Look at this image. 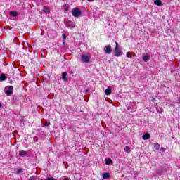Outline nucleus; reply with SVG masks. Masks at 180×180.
I'll return each instance as SVG.
<instances>
[{
    "label": "nucleus",
    "instance_id": "obj_3",
    "mask_svg": "<svg viewBox=\"0 0 180 180\" xmlns=\"http://www.w3.org/2000/svg\"><path fill=\"white\" fill-rule=\"evenodd\" d=\"M103 51L105 54H111V53H112V46L107 45V46H104Z\"/></svg>",
    "mask_w": 180,
    "mask_h": 180
},
{
    "label": "nucleus",
    "instance_id": "obj_21",
    "mask_svg": "<svg viewBox=\"0 0 180 180\" xmlns=\"http://www.w3.org/2000/svg\"><path fill=\"white\" fill-rule=\"evenodd\" d=\"M64 9H65V11H68V9H70V6H68V5H65V6H64Z\"/></svg>",
    "mask_w": 180,
    "mask_h": 180
},
{
    "label": "nucleus",
    "instance_id": "obj_22",
    "mask_svg": "<svg viewBox=\"0 0 180 180\" xmlns=\"http://www.w3.org/2000/svg\"><path fill=\"white\" fill-rule=\"evenodd\" d=\"M115 49H119V44L117 42H115Z\"/></svg>",
    "mask_w": 180,
    "mask_h": 180
},
{
    "label": "nucleus",
    "instance_id": "obj_7",
    "mask_svg": "<svg viewBox=\"0 0 180 180\" xmlns=\"http://www.w3.org/2000/svg\"><path fill=\"white\" fill-rule=\"evenodd\" d=\"M19 155L20 157H26V155H27V151H25V150H20L19 152Z\"/></svg>",
    "mask_w": 180,
    "mask_h": 180
},
{
    "label": "nucleus",
    "instance_id": "obj_13",
    "mask_svg": "<svg viewBox=\"0 0 180 180\" xmlns=\"http://www.w3.org/2000/svg\"><path fill=\"white\" fill-rule=\"evenodd\" d=\"M62 78L63 79V81H68V79H67V72H63L62 74Z\"/></svg>",
    "mask_w": 180,
    "mask_h": 180
},
{
    "label": "nucleus",
    "instance_id": "obj_6",
    "mask_svg": "<svg viewBox=\"0 0 180 180\" xmlns=\"http://www.w3.org/2000/svg\"><path fill=\"white\" fill-rule=\"evenodd\" d=\"M142 58L145 61V63H147L148 61L150 60V56H148V54L146 53L145 55H143Z\"/></svg>",
    "mask_w": 180,
    "mask_h": 180
},
{
    "label": "nucleus",
    "instance_id": "obj_4",
    "mask_svg": "<svg viewBox=\"0 0 180 180\" xmlns=\"http://www.w3.org/2000/svg\"><path fill=\"white\" fill-rule=\"evenodd\" d=\"M115 56L116 57H120L123 55V52H122V50H120L119 48H115L114 49Z\"/></svg>",
    "mask_w": 180,
    "mask_h": 180
},
{
    "label": "nucleus",
    "instance_id": "obj_8",
    "mask_svg": "<svg viewBox=\"0 0 180 180\" xmlns=\"http://www.w3.org/2000/svg\"><path fill=\"white\" fill-rule=\"evenodd\" d=\"M154 4L155 5H157V6H161L162 5V1H161V0H155Z\"/></svg>",
    "mask_w": 180,
    "mask_h": 180
},
{
    "label": "nucleus",
    "instance_id": "obj_10",
    "mask_svg": "<svg viewBox=\"0 0 180 180\" xmlns=\"http://www.w3.org/2000/svg\"><path fill=\"white\" fill-rule=\"evenodd\" d=\"M109 176H110V174L108 172H104L103 174V179H109Z\"/></svg>",
    "mask_w": 180,
    "mask_h": 180
},
{
    "label": "nucleus",
    "instance_id": "obj_12",
    "mask_svg": "<svg viewBox=\"0 0 180 180\" xmlns=\"http://www.w3.org/2000/svg\"><path fill=\"white\" fill-rule=\"evenodd\" d=\"M124 151H125V153H131V148H130V147L129 146H125V148H124Z\"/></svg>",
    "mask_w": 180,
    "mask_h": 180
},
{
    "label": "nucleus",
    "instance_id": "obj_32",
    "mask_svg": "<svg viewBox=\"0 0 180 180\" xmlns=\"http://www.w3.org/2000/svg\"><path fill=\"white\" fill-rule=\"evenodd\" d=\"M64 180H70V179L66 178V179H64Z\"/></svg>",
    "mask_w": 180,
    "mask_h": 180
},
{
    "label": "nucleus",
    "instance_id": "obj_11",
    "mask_svg": "<svg viewBox=\"0 0 180 180\" xmlns=\"http://www.w3.org/2000/svg\"><path fill=\"white\" fill-rule=\"evenodd\" d=\"M143 140H148V139H150V134H145L143 136H142Z\"/></svg>",
    "mask_w": 180,
    "mask_h": 180
},
{
    "label": "nucleus",
    "instance_id": "obj_1",
    "mask_svg": "<svg viewBox=\"0 0 180 180\" xmlns=\"http://www.w3.org/2000/svg\"><path fill=\"white\" fill-rule=\"evenodd\" d=\"M82 14V12L78 8H75L72 11V15L75 18H79V16H81Z\"/></svg>",
    "mask_w": 180,
    "mask_h": 180
},
{
    "label": "nucleus",
    "instance_id": "obj_31",
    "mask_svg": "<svg viewBox=\"0 0 180 180\" xmlns=\"http://www.w3.org/2000/svg\"><path fill=\"white\" fill-rule=\"evenodd\" d=\"M0 108H2V104L0 103Z\"/></svg>",
    "mask_w": 180,
    "mask_h": 180
},
{
    "label": "nucleus",
    "instance_id": "obj_29",
    "mask_svg": "<svg viewBox=\"0 0 180 180\" xmlns=\"http://www.w3.org/2000/svg\"><path fill=\"white\" fill-rule=\"evenodd\" d=\"M95 0H88L89 2H94Z\"/></svg>",
    "mask_w": 180,
    "mask_h": 180
},
{
    "label": "nucleus",
    "instance_id": "obj_9",
    "mask_svg": "<svg viewBox=\"0 0 180 180\" xmlns=\"http://www.w3.org/2000/svg\"><path fill=\"white\" fill-rule=\"evenodd\" d=\"M105 94V95H108V96L112 94V89H110V88L106 89Z\"/></svg>",
    "mask_w": 180,
    "mask_h": 180
},
{
    "label": "nucleus",
    "instance_id": "obj_18",
    "mask_svg": "<svg viewBox=\"0 0 180 180\" xmlns=\"http://www.w3.org/2000/svg\"><path fill=\"white\" fill-rule=\"evenodd\" d=\"M158 113H162L164 112V110H162L161 108H159L157 109Z\"/></svg>",
    "mask_w": 180,
    "mask_h": 180
},
{
    "label": "nucleus",
    "instance_id": "obj_30",
    "mask_svg": "<svg viewBox=\"0 0 180 180\" xmlns=\"http://www.w3.org/2000/svg\"><path fill=\"white\" fill-rule=\"evenodd\" d=\"M155 101V98H153L152 102H154Z\"/></svg>",
    "mask_w": 180,
    "mask_h": 180
},
{
    "label": "nucleus",
    "instance_id": "obj_2",
    "mask_svg": "<svg viewBox=\"0 0 180 180\" xmlns=\"http://www.w3.org/2000/svg\"><path fill=\"white\" fill-rule=\"evenodd\" d=\"M81 61L82 63H86V64H88L91 62V57L88 55L82 54L81 56Z\"/></svg>",
    "mask_w": 180,
    "mask_h": 180
},
{
    "label": "nucleus",
    "instance_id": "obj_24",
    "mask_svg": "<svg viewBox=\"0 0 180 180\" xmlns=\"http://www.w3.org/2000/svg\"><path fill=\"white\" fill-rule=\"evenodd\" d=\"M63 37L64 39H67V36H65V34H63Z\"/></svg>",
    "mask_w": 180,
    "mask_h": 180
},
{
    "label": "nucleus",
    "instance_id": "obj_15",
    "mask_svg": "<svg viewBox=\"0 0 180 180\" xmlns=\"http://www.w3.org/2000/svg\"><path fill=\"white\" fill-rule=\"evenodd\" d=\"M10 15H11V16H18V12L13 11L10 13Z\"/></svg>",
    "mask_w": 180,
    "mask_h": 180
},
{
    "label": "nucleus",
    "instance_id": "obj_28",
    "mask_svg": "<svg viewBox=\"0 0 180 180\" xmlns=\"http://www.w3.org/2000/svg\"><path fill=\"white\" fill-rule=\"evenodd\" d=\"M50 124V122H48L46 124H45V126H49Z\"/></svg>",
    "mask_w": 180,
    "mask_h": 180
},
{
    "label": "nucleus",
    "instance_id": "obj_14",
    "mask_svg": "<svg viewBox=\"0 0 180 180\" xmlns=\"http://www.w3.org/2000/svg\"><path fill=\"white\" fill-rule=\"evenodd\" d=\"M105 164L106 165H112V159H105Z\"/></svg>",
    "mask_w": 180,
    "mask_h": 180
},
{
    "label": "nucleus",
    "instance_id": "obj_23",
    "mask_svg": "<svg viewBox=\"0 0 180 180\" xmlns=\"http://www.w3.org/2000/svg\"><path fill=\"white\" fill-rule=\"evenodd\" d=\"M17 172H22V169L21 168L18 169Z\"/></svg>",
    "mask_w": 180,
    "mask_h": 180
},
{
    "label": "nucleus",
    "instance_id": "obj_26",
    "mask_svg": "<svg viewBox=\"0 0 180 180\" xmlns=\"http://www.w3.org/2000/svg\"><path fill=\"white\" fill-rule=\"evenodd\" d=\"M161 151H163V152L165 151V148H162Z\"/></svg>",
    "mask_w": 180,
    "mask_h": 180
},
{
    "label": "nucleus",
    "instance_id": "obj_27",
    "mask_svg": "<svg viewBox=\"0 0 180 180\" xmlns=\"http://www.w3.org/2000/svg\"><path fill=\"white\" fill-rule=\"evenodd\" d=\"M72 29H74V27H75V24H73V25H72Z\"/></svg>",
    "mask_w": 180,
    "mask_h": 180
},
{
    "label": "nucleus",
    "instance_id": "obj_16",
    "mask_svg": "<svg viewBox=\"0 0 180 180\" xmlns=\"http://www.w3.org/2000/svg\"><path fill=\"white\" fill-rule=\"evenodd\" d=\"M154 148L155 150H160V145L158 144V143H156L154 144Z\"/></svg>",
    "mask_w": 180,
    "mask_h": 180
},
{
    "label": "nucleus",
    "instance_id": "obj_20",
    "mask_svg": "<svg viewBox=\"0 0 180 180\" xmlns=\"http://www.w3.org/2000/svg\"><path fill=\"white\" fill-rule=\"evenodd\" d=\"M127 57H128V58H131V53L127 52Z\"/></svg>",
    "mask_w": 180,
    "mask_h": 180
},
{
    "label": "nucleus",
    "instance_id": "obj_17",
    "mask_svg": "<svg viewBox=\"0 0 180 180\" xmlns=\"http://www.w3.org/2000/svg\"><path fill=\"white\" fill-rule=\"evenodd\" d=\"M6 79V77H5V75H1L0 76V81H5Z\"/></svg>",
    "mask_w": 180,
    "mask_h": 180
},
{
    "label": "nucleus",
    "instance_id": "obj_5",
    "mask_svg": "<svg viewBox=\"0 0 180 180\" xmlns=\"http://www.w3.org/2000/svg\"><path fill=\"white\" fill-rule=\"evenodd\" d=\"M6 94L7 96H9V95H12V94H13V86H8V89L6 91Z\"/></svg>",
    "mask_w": 180,
    "mask_h": 180
},
{
    "label": "nucleus",
    "instance_id": "obj_25",
    "mask_svg": "<svg viewBox=\"0 0 180 180\" xmlns=\"http://www.w3.org/2000/svg\"><path fill=\"white\" fill-rule=\"evenodd\" d=\"M47 180H56V179H54V178H48Z\"/></svg>",
    "mask_w": 180,
    "mask_h": 180
},
{
    "label": "nucleus",
    "instance_id": "obj_19",
    "mask_svg": "<svg viewBox=\"0 0 180 180\" xmlns=\"http://www.w3.org/2000/svg\"><path fill=\"white\" fill-rule=\"evenodd\" d=\"M49 8H47L46 6L44 7V12L45 13H49Z\"/></svg>",
    "mask_w": 180,
    "mask_h": 180
}]
</instances>
